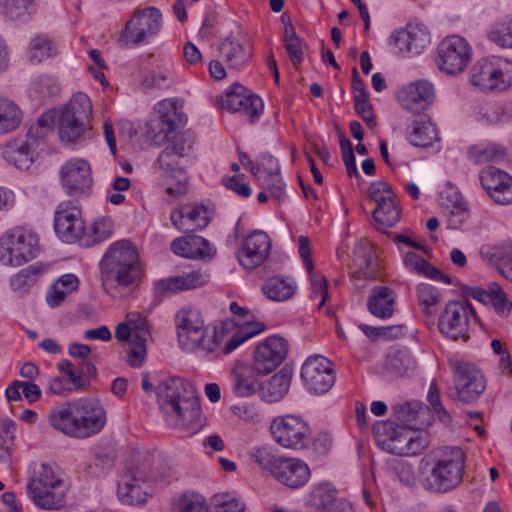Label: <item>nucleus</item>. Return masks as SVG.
Returning <instances> with one entry per match:
<instances>
[{
	"mask_svg": "<svg viewBox=\"0 0 512 512\" xmlns=\"http://www.w3.org/2000/svg\"><path fill=\"white\" fill-rule=\"evenodd\" d=\"M56 54V44L48 37L39 35L31 40L28 51L30 61L40 63Z\"/></svg>",
	"mask_w": 512,
	"mask_h": 512,
	"instance_id": "46",
	"label": "nucleus"
},
{
	"mask_svg": "<svg viewBox=\"0 0 512 512\" xmlns=\"http://www.w3.org/2000/svg\"><path fill=\"white\" fill-rule=\"evenodd\" d=\"M39 248L38 237L32 230L18 228L1 238L0 262L20 266L37 257Z\"/></svg>",
	"mask_w": 512,
	"mask_h": 512,
	"instance_id": "10",
	"label": "nucleus"
},
{
	"mask_svg": "<svg viewBox=\"0 0 512 512\" xmlns=\"http://www.w3.org/2000/svg\"><path fill=\"white\" fill-rule=\"evenodd\" d=\"M51 131V119L46 115H41L35 123L31 124L27 134L25 137H21V139L27 141L32 148L37 150Z\"/></svg>",
	"mask_w": 512,
	"mask_h": 512,
	"instance_id": "48",
	"label": "nucleus"
},
{
	"mask_svg": "<svg viewBox=\"0 0 512 512\" xmlns=\"http://www.w3.org/2000/svg\"><path fill=\"white\" fill-rule=\"evenodd\" d=\"M248 92L249 91L242 84H232L225 90L220 98L221 107L227 111L235 113L239 110V107L241 106L242 101L245 100V96Z\"/></svg>",
	"mask_w": 512,
	"mask_h": 512,
	"instance_id": "49",
	"label": "nucleus"
},
{
	"mask_svg": "<svg viewBox=\"0 0 512 512\" xmlns=\"http://www.w3.org/2000/svg\"><path fill=\"white\" fill-rule=\"evenodd\" d=\"M59 93L60 86L57 80L48 75L34 78L29 88L31 98L43 103L55 98Z\"/></svg>",
	"mask_w": 512,
	"mask_h": 512,
	"instance_id": "41",
	"label": "nucleus"
},
{
	"mask_svg": "<svg viewBox=\"0 0 512 512\" xmlns=\"http://www.w3.org/2000/svg\"><path fill=\"white\" fill-rule=\"evenodd\" d=\"M377 435L379 442L392 454L416 455L425 446L417 431L391 421L379 425Z\"/></svg>",
	"mask_w": 512,
	"mask_h": 512,
	"instance_id": "14",
	"label": "nucleus"
},
{
	"mask_svg": "<svg viewBox=\"0 0 512 512\" xmlns=\"http://www.w3.org/2000/svg\"><path fill=\"white\" fill-rule=\"evenodd\" d=\"M35 156L36 150L21 138L10 140L2 150V157L19 169H28L35 161Z\"/></svg>",
	"mask_w": 512,
	"mask_h": 512,
	"instance_id": "32",
	"label": "nucleus"
},
{
	"mask_svg": "<svg viewBox=\"0 0 512 512\" xmlns=\"http://www.w3.org/2000/svg\"><path fill=\"white\" fill-rule=\"evenodd\" d=\"M271 246V239L266 232L252 231L243 239L237 251L239 264L247 270L256 269L268 259Z\"/></svg>",
	"mask_w": 512,
	"mask_h": 512,
	"instance_id": "23",
	"label": "nucleus"
},
{
	"mask_svg": "<svg viewBox=\"0 0 512 512\" xmlns=\"http://www.w3.org/2000/svg\"><path fill=\"white\" fill-rule=\"evenodd\" d=\"M447 228L459 229L468 218V210L460 197L455 194V202L446 205Z\"/></svg>",
	"mask_w": 512,
	"mask_h": 512,
	"instance_id": "51",
	"label": "nucleus"
},
{
	"mask_svg": "<svg viewBox=\"0 0 512 512\" xmlns=\"http://www.w3.org/2000/svg\"><path fill=\"white\" fill-rule=\"evenodd\" d=\"M292 380V372L281 369L260 387V397L268 402L275 403L284 398L288 393Z\"/></svg>",
	"mask_w": 512,
	"mask_h": 512,
	"instance_id": "34",
	"label": "nucleus"
},
{
	"mask_svg": "<svg viewBox=\"0 0 512 512\" xmlns=\"http://www.w3.org/2000/svg\"><path fill=\"white\" fill-rule=\"evenodd\" d=\"M337 500L336 490L329 484H321L312 489L308 504L317 512H323Z\"/></svg>",
	"mask_w": 512,
	"mask_h": 512,
	"instance_id": "47",
	"label": "nucleus"
},
{
	"mask_svg": "<svg viewBox=\"0 0 512 512\" xmlns=\"http://www.w3.org/2000/svg\"><path fill=\"white\" fill-rule=\"evenodd\" d=\"M263 109V100L258 95L248 92L245 96V100L242 101L239 110L236 112L249 116L251 122H255L259 119Z\"/></svg>",
	"mask_w": 512,
	"mask_h": 512,
	"instance_id": "56",
	"label": "nucleus"
},
{
	"mask_svg": "<svg viewBox=\"0 0 512 512\" xmlns=\"http://www.w3.org/2000/svg\"><path fill=\"white\" fill-rule=\"evenodd\" d=\"M273 440L286 449L302 450L311 439V430L306 421L296 415L273 418L270 423Z\"/></svg>",
	"mask_w": 512,
	"mask_h": 512,
	"instance_id": "13",
	"label": "nucleus"
},
{
	"mask_svg": "<svg viewBox=\"0 0 512 512\" xmlns=\"http://www.w3.org/2000/svg\"><path fill=\"white\" fill-rule=\"evenodd\" d=\"M189 206L187 220L193 228L202 230L210 223L213 211L203 204H187Z\"/></svg>",
	"mask_w": 512,
	"mask_h": 512,
	"instance_id": "53",
	"label": "nucleus"
},
{
	"mask_svg": "<svg viewBox=\"0 0 512 512\" xmlns=\"http://www.w3.org/2000/svg\"><path fill=\"white\" fill-rule=\"evenodd\" d=\"M490 297L488 304H491L498 314H505L510 310L511 304L501 286L496 282L491 283Z\"/></svg>",
	"mask_w": 512,
	"mask_h": 512,
	"instance_id": "61",
	"label": "nucleus"
},
{
	"mask_svg": "<svg viewBox=\"0 0 512 512\" xmlns=\"http://www.w3.org/2000/svg\"><path fill=\"white\" fill-rule=\"evenodd\" d=\"M408 140L416 147H430L439 141L438 130L429 119L414 121L408 132Z\"/></svg>",
	"mask_w": 512,
	"mask_h": 512,
	"instance_id": "37",
	"label": "nucleus"
},
{
	"mask_svg": "<svg viewBox=\"0 0 512 512\" xmlns=\"http://www.w3.org/2000/svg\"><path fill=\"white\" fill-rule=\"evenodd\" d=\"M398 100L403 109L420 113L428 109L435 100V90L427 80L411 82L398 92Z\"/></svg>",
	"mask_w": 512,
	"mask_h": 512,
	"instance_id": "26",
	"label": "nucleus"
},
{
	"mask_svg": "<svg viewBox=\"0 0 512 512\" xmlns=\"http://www.w3.org/2000/svg\"><path fill=\"white\" fill-rule=\"evenodd\" d=\"M126 322L133 329V337L142 336L147 339L150 334L149 324L139 312H130L126 315Z\"/></svg>",
	"mask_w": 512,
	"mask_h": 512,
	"instance_id": "62",
	"label": "nucleus"
},
{
	"mask_svg": "<svg viewBox=\"0 0 512 512\" xmlns=\"http://www.w3.org/2000/svg\"><path fill=\"white\" fill-rule=\"evenodd\" d=\"M54 229L64 242L80 240L85 229L80 208L68 203L59 204L54 215Z\"/></svg>",
	"mask_w": 512,
	"mask_h": 512,
	"instance_id": "25",
	"label": "nucleus"
},
{
	"mask_svg": "<svg viewBox=\"0 0 512 512\" xmlns=\"http://www.w3.org/2000/svg\"><path fill=\"white\" fill-rule=\"evenodd\" d=\"M465 459V453L459 447L446 448L425 457V488L437 493L457 488L463 480Z\"/></svg>",
	"mask_w": 512,
	"mask_h": 512,
	"instance_id": "7",
	"label": "nucleus"
},
{
	"mask_svg": "<svg viewBox=\"0 0 512 512\" xmlns=\"http://www.w3.org/2000/svg\"><path fill=\"white\" fill-rule=\"evenodd\" d=\"M452 369L459 400L469 403L484 392L486 382L482 372L475 365L466 362H454Z\"/></svg>",
	"mask_w": 512,
	"mask_h": 512,
	"instance_id": "22",
	"label": "nucleus"
},
{
	"mask_svg": "<svg viewBox=\"0 0 512 512\" xmlns=\"http://www.w3.org/2000/svg\"><path fill=\"white\" fill-rule=\"evenodd\" d=\"M99 267L102 287L113 298L127 296L142 281L140 255L129 240L112 243L104 253Z\"/></svg>",
	"mask_w": 512,
	"mask_h": 512,
	"instance_id": "2",
	"label": "nucleus"
},
{
	"mask_svg": "<svg viewBox=\"0 0 512 512\" xmlns=\"http://www.w3.org/2000/svg\"><path fill=\"white\" fill-rule=\"evenodd\" d=\"M146 340L142 336L133 337L130 340V350L128 352V363L132 367H140L145 360Z\"/></svg>",
	"mask_w": 512,
	"mask_h": 512,
	"instance_id": "60",
	"label": "nucleus"
},
{
	"mask_svg": "<svg viewBox=\"0 0 512 512\" xmlns=\"http://www.w3.org/2000/svg\"><path fill=\"white\" fill-rule=\"evenodd\" d=\"M489 39L500 47H512V18L496 24L489 33Z\"/></svg>",
	"mask_w": 512,
	"mask_h": 512,
	"instance_id": "54",
	"label": "nucleus"
},
{
	"mask_svg": "<svg viewBox=\"0 0 512 512\" xmlns=\"http://www.w3.org/2000/svg\"><path fill=\"white\" fill-rule=\"evenodd\" d=\"M476 317L467 300L450 301L445 305L438 319L440 332L452 340H467L470 321Z\"/></svg>",
	"mask_w": 512,
	"mask_h": 512,
	"instance_id": "18",
	"label": "nucleus"
},
{
	"mask_svg": "<svg viewBox=\"0 0 512 512\" xmlns=\"http://www.w3.org/2000/svg\"><path fill=\"white\" fill-rule=\"evenodd\" d=\"M297 285L291 278L273 276L268 278L262 286L264 295L276 302L290 299L296 292Z\"/></svg>",
	"mask_w": 512,
	"mask_h": 512,
	"instance_id": "36",
	"label": "nucleus"
},
{
	"mask_svg": "<svg viewBox=\"0 0 512 512\" xmlns=\"http://www.w3.org/2000/svg\"><path fill=\"white\" fill-rule=\"evenodd\" d=\"M92 116V103L84 93L75 94L66 104L59 118V136L62 141H76L87 128Z\"/></svg>",
	"mask_w": 512,
	"mask_h": 512,
	"instance_id": "11",
	"label": "nucleus"
},
{
	"mask_svg": "<svg viewBox=\"0 0 512 512\" xmlns=\"http://www.w3.org/2000/svg\"><path fill=\"white\" fill-rule=\"evenodd\" d=\"M480 181L488 195L500 205L512 203V177L493 166L481 171Z\"/></svg>",
	"mask_w": 512,
	"mask_h": 512,
	"instance_id": "27",
	"label": "nucleus"
},
{
	"mask_svg": "<svg viewBox=\"0 0 512 512\" xmlns=\"http://www.w3.org/2000/svg\"><path fill=\"white\" fill-rule=\"evenodd\" d=\"M405 267L413 273L423 275L432 280L450 284V278L443 274L438 268L432 266L422 256L415 252H408L404 257Z\"/></svg>",
	"mask_w": 512,
	"mask_h": 512,
	"instance_id": "38",
	"label": "nucleus"
},
{
	"mask_svg": "<svg viewBox=\"0 0 512 512\" xmlns=\"http://www.w3.org/2000/svg\"><path fill=\"white\" fill-rule=\"evenodd\" d=\"M179 512H208V509L201 495L185 493L179 500Z\"/></svg>",
	"mask_w": 512,
	"mask_h": 512,
	"instance_id": "59",
	"label": "nucleus"
},
{
	"mask_svg": "<svg viewBox=\"0 0 512 512\" xmlns=\"http://www.w3.org/2000/svg\"><path fill=\"white\" fill-rule=\"evenodd\" d=\"M234 393L239 397H249L260 391L258 371L253 364H240L234 369Z\"/></svg>",
	"mask_w": 512,
	"mask_h": 512,
	"instance_id": "35",
	"label": "nucleus"
},
{
	"mask_svg": "<svg viewBox=\"0 0 512 512\" xmlns=\"http://www.w3.org/2000/svg\"><path fill=\"white\" fill-rule=\"evenodd\" d=\"M61 185L67 195L87 196L92 186L91 167L81 158L66 161L59 171Z\"/></svg>",
	"mask_w": 512,
	"mask_h": 512,
	"instance_id": "21",
	"label": "nucleus"
},
{
	"mask_svg": "<svg viewBox=\"0 0 512 512\" xmlns=\"http://www.w3.org/2000/svg\"><path fill=\"white\" fill-rule=\"evenodd\" d=\"M288 353V343L280 336H269L254 351L253 365L260 375L274 371L284 361Z\"/></svg>",
	"mask_w": 512,
	"mask_h": 512,
	"instance_id": "24",
	"label": "nucleus"
},
{
	"mask_svg": "<svg viewBox=\"0 0 512 512\" xmlns=\"http://www.w3.org/2000/svg\"><path fill=\"white\" fill-rule=\"evenodd\" d=\"M266 160L269 168H261V166H258L257 170L253 171V173L267 182L268 190L272 197L281 200L285 192L284 183L279 176L278 162L272 157H268Z\"/></svg>",
	"mask_w": 512,
	"mask_h": 512,
	"instance_id": "39",
	"label": "nucleus"
},
{
	"mask_svg": "<svg viewBox=\"0 0 512 512\" xmlns=\"http://www.w3.org/2000/svg\"><path fill=\"white\" fill-rule=\"evenodd\" d=\"M506 149L494 143L480 144L470 147L469 158L476 164L498 162L505 158Z\"/></svg>",
	"mask_w": 512,
	"mask_h": 512,
	"instance_id": "44",
	"label": "nucleus"
},
{
	"mask_svg": "<svg viewBox=\"0 0 512 512\" xmlns=\"http://www.w3.org/2000/svg\"><path fill=\"white\" fill-rule=\"evenodd\" d=\"M22 121V111L12 100L0 97V135L15 130Z\"/></svg>",
	"mask_w": 512,
	"mask_h": 512,
	"instance_id": "42",
	"label": "nucleus"
},
{
	"mask_svg": "<svg viewBox=\"0 0 512 512\" xmlns=\"http://www.w3.org/2000/svg\"><path fill=\"white\" fill-rule=\"evenodd\" d=\"M169 472L167 463L160 457L129 467L118 480V499L128 505L145 503L153 494L151 483L167 477Z\"/></svg>",
	"mask_w": 512,
	"mask_h": 512,
	"instance_id": "6",
	"label": "nucleus"
},
{
	"mask_svg": "<svg viewBox=\"0 0 512 512\" xmlns=\"http://www.w3.org/2000/svg\"><path fill=\"white\" fill-rule=\"evenodd\" d=\"M113 221L108 216L97 218L91 225L89 232L84 231L81 239L84 245L91 246L98 244L112 235Z\"/></svg>",
	"mask_w": 512,
	"mask_h": 512,
	"instance_id": "45",
	"label": "nucleus"
},
{
	"mask_svg": "<svg viewBox=\"0 0 512 512\" xmlns=\"http://www.w3.org/2000/svg\"><path fill=\"white\" fill-rule=\"evenodd\" d=\"M354 108L356 113L370 128L375 127L376 120L374 117L372 105L370 104L368 97L354 99Z\"/></svg>",
	"mask_w": 512,
	"mask_h": 512,
	"instance_id": "64",
	"label": "nucleus"
},
{
	"mask_svg": "<svg viewBox=\"0 0 512 512\" xmlns=\"http://www.w3.org/2000/svg\"><path fill=\"white\" fill-rule=\"evenodd\" d=\"M102 404L91 398L60 403L48 413V423L56 431L74 439H87L102 431L106 424Z\"/></svg>",
	"mask_w": 512,
	"mask_h": 512,
	"instance_id": "3",
	"label": "nucleus"
},
{
	"mask_svg": "<svg viewBox=\"0 0 512 512\" xmlns=\"http://www.w3.org/2000/svg\"><path fill=\"white\" fill-rule=\"evenodd\" d=\"M394 409L398 418L402 421H414L419 414L425 412L426 406L422 402L414 400L398 404Z\"/></svg>",
	"mask_w": 512,
	"mask_h": 512,
	"instance_id": "57",
	"label": "nucleus"
},
{
	"mask_svg": "<svg viewBox=\"0 0 512 512\" xmlns=\"http://www.w3.org/2000/svg\"><path fill=\"white\" fill-rule=\"evenodd\" d=\"M396 295L394 291L387 286L374 287L367 300L369 312L379 318L388 319L394 313Z\"/></svg>",
	"mask_w": 512,
	"mask_h": 512,
	"instance_id": "33",
	"label": "nucleus"
},
{
	"mask_svg": "<svg viewBox=\"0 0 512 512\" xmlns=\"http://www.w3.org/2000/svg\"><path fill=\"white\" fill-rule=\"evenodd\" d=\"M416 297L420 310L426 316H434L442 301L440 290L428 283H420L416 287Z\"/></svg>",
	"mask_w": 512,
	"mask_h": 512,
	"instance_id": "40",
	"label": "nucleus"
},
{
	"mask_svg": "<svg viewBox=\"0 0 512 512\" xmlns=\"http://www.w3.org/2000/svg\"><path fill=\"white\" fill-rule=\"evenodd\" d=\"M430 41L427 28L421 23L411 22L407 24L405 30L398 33L396 46L401 52L418 55L428 47Z\"/></svg>",
	"mask_w": 512,
	"mask_h": 512,
	"instance_id": "29",
	"label": "nucleus"
},
{
	"mask_svg": "<svg viewBox=\"0 0 512 512\" xmlns=\"http://www.w3.org/2000/svg\"><path fill=\"white\" fill-rule=\"evenodd\" d=\"M194 144V136L186 131L177 135L158 156L157 162L163 176L171 178L167 183L166 192L174 197H180L187 192L188 176L180 166V159L188 155Z\"/></svg>",
	"mask_w": 512,
	"mask_h": 512,
	"instance_id": "9",
	"label": "nucleus"
},
{
	"mask_svg": "<svg viewBox=\"0 0 512 512\" xmlns=\"http://www.w3.org/2000/svg\"><path fill=\"white\" fill-rule=\"evenodd\" d=\"M179 347L189 353L216 357L228 355L241 344L264 331L263 323H244L231 334L233 323L223 321L212 327L205 326L200 310L193 306L180 308L175 315Z\"/></svg>",
	"mask_w": 512,
	"mask_h": 512,
	"instance_id": "1",
	"label": "nucleus"
},
{
	"mask_svg": "<svg viewBox=\"0 0 512 512\" xmlns=\"http://www.w3.org/2000/svg\"><path fill=\"white\" fill-rule=\"evenodd\" d=\"M212 505L214 512H247L244 504L229 493L215 495Z\"/></svg>",
	"mask_w": 512,
	"mask_h": 512,
	"instance_id": "55",
	"label": "nucleus"
},
{
	"mask_svg": "<svg viewBox=\"0 0 512 512\" xmlns=\"http://www.w3.org/2000/svg\"><path fill=\"white\" fill-rule=\"evenodd\" d=\"M46 270L42 263H34L20 270L10 279L13 291L27 292L36 282L38 277Z\"/></svg>",
	"mask_w": 512,
	"mask_h": 512,
	"instance_id": "43",
	"label": "nucleus"
},
{
	"mask_svg": "<svg viewBox=\"0 0 512 512\" xmlns=\"http://www.w3.org/2000/svg\"><path fill=\"white\" fill-rule=\"evenodd\" d=\"M249 457L262 471L288 488H301L310 479V468L303 460L280 455L271 447H254Z\"/></svg>",
	"mask_w": 512,
	"mask_h": 512,
	"instance_id": "8",
	"label": "nucleus"
},
{
	"mask_svg": "<svg viewBox=\"0 0 512 512\" xmlns=\"http://www.w3.org/2000/svg\"><path fill=\"white\" fill-rule=\"evenodd\" d=\"M472 54V47L464 37L449 36L438 46V67L448 75L461 74L471 62Z\"/></svg>",
	"mask_w": 512,
	"mask_h": 512,
	"instance_id": "17",
	"label": "nucleus"
},
{
	"mask_svg": "<svg viewBox=\"0 0 512 512\" xmlns=\"http://www.w3.org/2000/svg\"><path fill=\"white\" fill-rule=\"evenodd\" d=\"M171 249L175 254L190 259H204L215 253L210 243L201 236L176 238L171 244Z\"/></svg>",
	"mask_w": 512,
	"mask_h": 512,
	"instance_id": "31",
	"label": "nucleus"
},
{
	"mask_svg": "<svg viewBox=\"0 0 512 512\" xmlns=\"http://www.w3.org/2000/svg\"><path fill=\"white\" fill-rule=\"evenodd\" d=\"M235 30L221 39L217 51L219 59L231 70L240 71L244 69L253 56V50L249 44L242 28L235 24Z\"/></svg>",
	"mask_w": 512,
	"mask_h": 512,
	"instance_id": "19",
	"label": "nucleus"
},
{
	"mask_svg": "<svg viewBox=\"0 0 512 512\" xmlns=\"http://www.w3.org/2000/svg\"><path fill=\"white\" fill-rule=\"evenodd\" d=\"M26 491L31 501L44 510L64 506L69 483L59 467L49 463H33L29 467Z\"/></svg>",
	"mask_w": 512,
	"mask_h": 512,
	"instance_id": "5",
	"label": "nucleus"
},
{
	"mask_svg": "<svg viewBox=\"0 0 512 512\" xmlns=\"http://www.w3.org/2000/svg\"><path fill=\"white\" fill-rule=\"evenodd\" d=\"M301 379L310 393L324 394L333 387L336 377L332 363L324 356L314 355L302 365Z\"/></svg>",
	"mask_w": 512,
	"mask_h": 512,
	"instance_id": "20",
	"label": "nucleus"
},
{
	"mask_svg": "<svg viewBox=\"0 0 512 512\" xmlns=\"http://www.w3.org/2000/svg\"><path fill=\"white\" fill-rule=\"evenodd\" d=\"M6 15L13 20H25L36 11L35 0H5Z\"/></svg>",
	"mask_w": 512,
	"mask_h": 512,
	"instance_id": "52",
	"label": "nucleus"
},
{
	"mask_svg": "<svg viewBox=\"0 0 512 512\" xmlns=\"http://www.w3.org/2000/svg\"><path fill=\"white\" fill-rule=\"evenodd\" d=\"M368 196L376 205L372 216L378 225L390 228L399 222L401 211L397 196L387 182L383 180L371 182L368 187Z\"/></svg>",
	"mask_w": 512,
	"mask_h": 512,
	"instance_id": "16",
	"label": "nucleus"
},
{
	"mask_svg": "<svg viewBox=\"0 0 512 512\" xmlns=\"http://www.w3.org/2000/svg\"><path fill=\"white\" fill-rule=\"evenodd\" d=\"M162 14L156 7L139 10L127 21L119 42L123 46L138 45L155 36L162 26Z\"/></svg>",
	"mask_w": 512,
	"mask_h": 512,
	"instance_id": "15",
	"label": "nucleus"
},
{
	"mask_svg": "<svg viewBox=\"0 0 512 512\" xmlns=\"http://www.w3.org/2000/svg\"><path fill=\"white\" fill-rule=\"evenodd\" d=\"M209 280V274L205 271L200 269L191 270L187 273L158 281L155 290L159 293H175L204 286Z\"/></svg>",
	"mask_w": 512,
	"mask_h": 512,
	"instance_id": "30",
	"label": "nucleus"
},
{
	"mask_svg": "<svg viewBox=\"0 0 512 512\" xmlns=\"http://www.w3.org/2000/svg\"><path fill=\"white\" fill-rule=\"evenodd\" d=\"M471 84L484 91L504 90L512 83V63L500 58H484L471 70Z\"/></svg>",
	"mask_w": 512,
	"mask_h": 512,
	"instance_id": "12",
	"label": "nucleus"
},
{
	"mask_svg": "<svg viewBox=\"0 0 512 512\" xmlns=\"http://www.w3.org/2000/svg\"><path fill=\"white\" fill-rule=\"evenodd\" d=\"M160 409L172 427L198 429L201 406L195 387L181 377L161 381L156 387Z\"/></svg>",
	"mask_w": 512,
	"mask_h": 512,
	"instance_id": "4",
	"label": "nucleus"
},
{
	"mask_svg": "<svg viewBox=\"0 0 512 512\" xmlns=\"http://www.w3.org/2000/svg\"><path fill=\"white\" fill-rule=\"evenodd\" d=\"M482 261L494 267L505 279L512 282V240L498 245H484L479 251Z\"/></svg>",
	"mask_w": 512,
	"mask_h": 512,
	"instance_id": "28",
	"label": "nucleus"
},
{
	"mask_svg": "<svg viewBox=\"0 0 512 512\" xmlns=\"http://www.w3.org/2000/svg\"><path fill=\"white\" fill-rule=\"evenodd\" d=\"M285 49L291 62L297 66L303 61V42L292 26L285 27Z\"/></svg>",
	"mask_w": 512,
	"mask_h": 512,
	"instance_id": "50",
	"label": "nucleus"
},
{
	"mask_svg": "<svg viewBox=\"0 0 512 512\" xmlns=\"http://www.w3.org/2000/svg\"><path fill=\"white\" fill-rule=\"evenodd\" d=\"M173 82V73L168 68H158L147 75L143 81L149 88H167Z\"/></svg>",
	"mask_w": 512,
	"mask_h": 512,
	"instance_id": "58",
	"label": "nucleus"
},
{
	"mask_svg": "<svg viewBox=\"0 0 512 512\" xmlns=\"http://www.w3.org/2000/svg\"><path fill=\"white\" fill-rule=\"evenodd\" d=\"M310 274L311 290L315 297H320L318 308H321L328 298V285L326 278L322 275L314 273L312 270Z\"/></svg>",
	"mask_w": 512,
	"mask_h": 512,
	"instance_id": "63",
	"label": "nucleus"
}]
</instances>
